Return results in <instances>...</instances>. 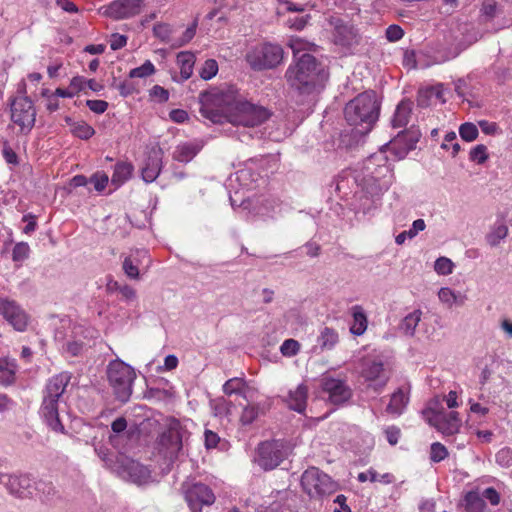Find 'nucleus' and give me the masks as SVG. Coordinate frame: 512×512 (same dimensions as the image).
<instances>
[{
  "label": "nucleus",
  "mask_w": 512,
  "mask_h": 512,
  "mask_svg": "<svg viewBox=\"0 0 512 512\" xmlns=\"http://www.w3.org/2000/svg\"><path fill=\"white\" fill-rule=\"evenodd\" d=\"M201 115L213 123L224 119L234 125L254 127L270 117L269 111L249 102L234 86L212 88L199 97Z\"/></svg>",
  "instance_id": "obj_1"
},
{
  "label": "nucleus",
  "mask_w": 512,
  "mask_h": 512,
  "mask_svg": "<svg viewBox=\"0 0 512 512\" xmlns=\"http://www.w3.org/2000/svg\"><path fill=\"white\" fill-rule=\"evenodd\" d=\"M290 88L301 95H310L324 88L328 73L314 56L304 53L285 73Z\"/></svg>",
  "instance_id": "obj_2"
},
{
  "label": "nucleus",
  "mask_w": 512,
  "mask_h": 512,
  "mask_svg": "<svg viewBox=\"0 0 512 512\" xmlns=\"http://www.w3.org/2000/svg\"><path fill=\"white\" fill-rule=\"evenodd\" d=\"M379 112L380 103L376 93L365 91L346 104L344 117L347 123L354 127L357 134L366 135L378 120Z\"/></svg>",
  "instance_id": "obj_3"
},
{
  "label": "nucleus",
  "mask_w": 512,
  "mask_h": 512,
  "mask_svg": "<svg viewBox=\"0 0 512 512\" xmlns=\"http://www.w3.org/2000/svg\"><path fill=\"white\" fill-rule=\"evenodd\" d=\"M70 380V374L66 372L59 373L48 380L43 392L40 414L47 425L56 432L64 431V426L59 419L58 406Z\"/></svg>",
  "instance_id": "obj_4"
},
{
  "label": "nucleus",
  "mask_w": 512,
  "mask_h": 512,
  "mask_svg": "<svg viewBox=\"0 0 512 512\" xmlns=\"http://www.w3.org/2000/svg\"><path fill=\"white\" fill-rule=\"evenodd\" d=\"M303 491L315 500H321L335 493L339 485L328 474L317 467H309L301 476Z\"/></svg>",
  "instance_id": "obj_5"
},
{
  "label": "nucleus",
  "mask_w": 512,
  "mask_h": 512,
  "mask_svg": "<svg viewBox=\"0 0 512 512\" xmlns=\"http://www.w3.org/2000/svg\"><path fill=\"white\" fill-rule=\"evenodd\" d=\"M107 376L116 398L121 402H127L136 377L134 369L121 360H114L108 365Z\"/></svg>",
  "instance_id": "obj_6"
},
{
  "label": "nucleus",
  "mask_w": 512,
  "mask_h": 512,
  "mask_svg": "<svg viewBox=\"0 0 512 512\" xmlns=\"http://www.w3.org/2000/svg\"><path fill=\"white\" fill-rule=\"evenodd\" d=\"M186 430L177 419H169L166 428L158 438L160 451L169 460L176 459L183 448V440Z\"/></svg>",
  "instance_id": "obj_7"
},
{
  "label": "nucleus",
  "mask_w": 512,
  "mask_h": 512,
  "mask_svg": "<svg viewBox=\"0 0 512 512\" xmlns=\"http://www.w3.org/2000/svg\"><path fill=\"white\" fill-rule=\"evenodd\" d=\"M363 173L369 181H373L382 190L391 184V169L384 151L370 155L363 163Z\"/></svg>",
  "instance_id": "obj_8"
},
{
  "label": "nucleus",
  "mask_w": 512,
  "mask_h": 512,
  "mask_svg": "<svg viewBox=\"0 0 512 512\" xmlns=\"http://www.w3.org/2000/svg\"><path fill=\"white\" fill-rule=\"evenodd\" d=\"M283 59V50L279 45L265 43L252 48L246 55V60L254 70H264L276 67Z\"/></svg>",
  "instance_id": "obj_9"
},
{
  "label": "nucleus",
  "mask_w": 512,
  "mask_h": 512,
  "mask_svg": "<svg viewBox=\"0 0 512 512\" xmlns=\"http://www.w3.org/2000/svg\"><path fill=\"white\" fill-rule=\"evenodd\" d=\"M287 457L284 443L279 440L265 441L259 444L255 462L264 470L276 468Z\"/></svg>",
  "instance_id": "obj_10"
},
{
  "label": "nucleus",
  "mask_w": 512,
  "mask_h": 512,
  "mask_svg": "<svg viewBox=\"0 0 512 512\" xmlns=\"http://www.w3.org/2000/svg\"><path fill=\"white\" fill-rule=\"evenodd\" d=\"M329 25L332 28V41L335 45L350 49L359 44L361 36L358 29L349 21L331 16Z\"/></svg>",
  "instance_id": "obj_11"
},
{
  "label": "nucleus",
  "mask_w": 512,
  "mask_h": 512,
  "mask_svg": "<svg viewBox=\"0 0 512 512\" xmlns=\"http://www.w3.org/2000/svg\"><path fill=\"white\" fill-rule=\"evenodd\" d=\"M423 414L431 426L446 436L458 433L462 425L461 418L458 412L455 411L446 412L444 410L437 411L428 408Z\"/></svg>",
  "instance_id": "obj_12"
},
{
  "label": "nucleus",
  "mask_w": 512,
  "mask_h": 512,
  "mask_svg": "<svg viewBox=\"0 0 512 512\" xmlns=\"http://www.w3.org/2000/svg\"><path fill=\"white\" fill-rule=\"evenodd\" d=\"M11 119L21 131H30L36 119V110L27 96L16 97L11 104Z\"/></svg>",
  "instance_id": "obj_13"
},
{
  "label": "nucleus",
  "mask_w": 512,
  "mask_h": 512,
  "mask_svg": "<svg viewBox=\"0 0 512 512\" xmlns=\"http://www.w3.org/2000/svg\"><path fill=\"white\" fill-rule=\"evenodd\" d=\"M501 500L500 494L493 487L483 490H473L466 493L464 497V505L467 512H490L485 501L492 506L499 505Z\"/></svg>",
  "instance_id": "obj_14"
},
{
  "label": "nucleus",
  "mask_w": 512,
  "mask_h": 512,
  "mask_svg": "<svg viewBox=\"0 0 512 512\" xmlns=\"http://www.w3.org/2000/svg\"><path fill=\"white\" fill-rule=\"evenodd\" d=\"M143 0H114L108 5L102 6L99 12L114 20L134 17L141 12Z\"/></svg>",
  "instance_id": "obj_15"
},
{
  "label": "nucleus",
  "mask_w": 512,
  "mask_h": 512,
  "mask_svg": "<svg viewBox=\"0 0 512 512\" xmlns=\"http://www.w3.org/2000/svg\"><path fill=\"white\" fill-rule=\"evenodd\" d=\"M185 499L192 512H201L202 506L215 502L213 491L205 484L195 483L185 488Z\"/></svg>",
  "instance_id": "obj_16"
},
{
  "label": "nucleus",
  "mask_w": 512,
  "mask_h": 512,
  "mask_svg": "<svg viewBox=\"0 0 512 512\" xmlns=\"http://www.w3.org/2000/svg\"><path fill=\"white\" fill-rule=\"evenodd\" d=\"M0 315L17 331H24L29 317L22 307L8 298H0Z\"/></svg>",
  "instance_id": "obj_17"
},
{
  "label": "nucleus",
  "mask_w": 512,
  "mask_h": 512,
  "mask_svg": "<svg viewBox=\"0 0 512 512\" xmlns=\"http://www.w3.org/2000/svg\"><path fill=\"white\" fill-rule=\"evenodd\" d=\"M361 376L371 383L376 392H380L388 383L389 376L386 374L384 364L376 360H364Z\"/></svg>",
  "instance_id": "obj_18"
},
{
  "label": "nucleus",
  "mask_w": 512,
  "mask_h": 512,
  "mask_svg": "<svg viewBox=\"0 0 512 512\" xmlns=\"http://www.w3.org/2000/svg\"><path fill=\"white\" fill-rule=\"evenodd\" d=\"M322 389L327 394V399L334 405H341L347 402L352 391L349 386L341 379L325 377L322 379Z\"/></svg>",
  "instance_id": "obj_19"
},
{
  "label": "nucleus",
  "mask_w": 512,
  "mask_h": 512,
  "mask_svg": "<svg viewBox=\"0 0 512 512\" xmlns=\"http://www.w3.org/2000/svg\"><path fill=\"white\" fill-rule=\"evenodd\" d=\"M223 392L227 396H241L246 402L254 401L258 395V390L255 387L238 377L227 380L223 385Z\"/></svg>",
  "instance_id": "obj_20"
},
{
  "label": "nucleus",
  "mask_w": 512,
  "mask_h": 512,
  "mask_svg": "<svg viewBox=\"0 0 512 512\" xmlns=\"http://www.w3.org/2000/svg\"><path fill=\"white\" fill-rule=\"evenodd\" d=\"M263 160H249L244 167L236 172V180L246 189L254 188V184L261 178L258 171L262 167Z\"/></svg>",
  "instance_id": "obj_21"
},
{
  "label": "nucleus",
  "mask_w": 512,
  "mask_h": 512,
  "mask_svg": "<svg viewBox=\"0 0 512 512\" xmlns=\"http://www.w3.org/2000/svg\"><path fill=\"white\" fill-rule=\"evenodd\" d=\"M162 170V151L160 149L149 152L141 168L142 179L151 183L157 179Z\"/></svg>",
  "instance_id": "obj_22"
},
{
  "label": "nucleus",
  "mask_w": 512,
  "mask_h": 512,
  "mask_svg": "<svg viewBox=\"0 0 512 512\" xmlns=\"http://www.w3.org/2000/svg\"><path fill=\"white\" fill-rule=\"evenodd\" d=\"M418 137L410 135L406 132H401L390 143V150L399 158H404L409 151L415 149Z\"/></svg>",
  "instance_id": "obj_23"
},
{
  "label": "nucleus",
  "mask_w": 512,
  "mask_h": 512,
  "mask_svg": "<svg viewBox=\"0 0 512 512\" xmlns=\"http://www.w3.org/2000/svg\"><path fill=\"white\" fill-rule=\"evenodd\" d=\"M409 403V389L398 388L390 397L386 412L393 416H400Z\"/></svg>",
  "instance_id": "obj_24"
},
{
  "label": "nucleus",
  "mask_w": 512,
  "mask_h": 512,
  "mask_svg": "<svg viewBox=\"0 0 512 512\" xmlns=\"http://www.w3.org/2000/svg\"><path fill=\"white\" fill-rule=\"evenodd\" d=\"M202 147L199 141L180 143L175 147L172 158L181 163H188L200 152Z\"/></svg>",
  "instance_id": "obj_25"
},
{
  "label": "nucleus",
  "mask_w": 512,
  "mask_h": 512,
  "mask_svg": "<svg viewBox=\"0 0 512 512\" xmlns=\"http://www.w3.org/2000/svg\"><path fill=\"white\" fill-rule=\"evenodd\" d=\"M308 388L304 384H300L293 391L289 392L286 399L288 407L298 413L304 412L307 404Z\"/></svg>",
  "instance_id": "obj_26"
},
{
  "label": "nucleus",
  "mask_w": 512,
  "mask_h": 512,
  "mask_svg": "<svg viewBox=\"0 0 512 512\" xmlns=\"http://www.w3.org/2000/svg\"><path fill=\"white\" fill-rule=\"evenodd\" d=\"M438 298L441 303L446 305L448 308H452L454 305L463 306L467 301V295L459 291H455L449 287H442L438 291Z\"/></svg>",
  "instance_id": "obj_27"
},
{
  "label": "nucleus",
  "mask_w": 512,
  "mask_h": 512,
  "mask_svg": "<svg viewBox=\"0 0 512 512\" xmlns=\"http://www.w3.org/2000/svg\"><path fill=\"white\" fill-rule=\"evenodd\" d=\"M286 491H275L272 492L269 496L263 498V501L258 506L259 512H280L285 497Z\"/></svg>",
  "instance_id": "obj_28"
},
{
  "label": "nucleus",
  "mask_w": 512,
  "mask_h": 512,
  "mask_svg": "<svg viewBox=\"0 0 512 512\" xmlns=\"http://www.w3.org/2000/svg\"><path fill=\"white\" fill-rule=\"evenodd\" d=\"M413 102L410 100H402L396 107L392 125L394 128L405 127L410 120Z\"/></svg>",
  "instance_id": "obj_29"
},
{
  "label": "nucleus",
  "mask_w": 512,
  "mask_h": 512,
  "mask_svg": "<svg viewBox=\"0 0 512 512\" xmlns=\"http://www.w3.org/2000/svg\"><path fill=\"white\" fill-rule=\"evenodd\" d=\"M7 477V488L10 493L19 497L24 496L25 492L31 487L32 481L28 475H13Z\"/></svg>",
  "instance_id": "obj_30"
},
{
  "label": "nucleus",
  "mask_w": 512,
  "mask_h": 512,
  "mask_svg": "<svg viewBox=\"0 0 512 512\" xmlns=\"http://www.w3.org/2000/svg\"><path fill=\"white\" fill-rule=\"evenodd\" d=\"M353 322L350 326V332L353 335L360 336L365 333L368 325L367 316L360 305L351 308Z\"/></svg>",
  "instance_id": "obj_31"
},
{
  "label": "nucleus",
  "mask_w": 512,
  "mask_h": 512,
  "mask_svg": "<svg viewBox=\"0 0 512 512\" xmlns=\"http://www.w3.org/2000/svg\"><path fill=\"white\" fill-rule=\"evenodd\" d=\"M65 122L71 133L82 140H88L95 134L94 128L85 121H74L70 117H65Z\"/></svg>",
  "instance_id": "obj_32"
},
{
  "label": "nucleus",
  "mask_w": 512,
  "mask_h": 512,
  "mask_svg": "<svg viewBox=\"0 0 512 512\" xmlns=\"http://www.w3.org/2000/svg\"><path fill=\"white\" fill-rule=\"evenodd\" d=\"M321 350H332L339 342L338 332L330 327H323L317 338Z\"/></svg>",
  "instance_id": "obj_33"
},
{
  "label": "nucleus",
  "mask_w": 512,
  "mask_h": 512,
  "mask_svg": "<svg viewBox=\"0 0 512 512\" xmlns=\"http://www.w3.org/2000/svg\"><path fill=\"white\" fill-rule=\"evenodd\" d=\"M508 226L504 222H496L486 234L485 240L491 247H496L508 235Z\"/></svg>",
  "instance_id": "obj_34"
},
{
  "label": "nucleus",
  "mask_w": 512,
  "mask_h": 512,
  "mask_svg": "<svg viewBox=\"0 0 512 512\" xmlns=\"http://www.w3.org/2000/svg\"><path fill=\"white\" fill-rule=\"evenodd\" d=\"M125 469L130 480L134 483L141 484L149 478L148 469L136 461H128Z\"/></svg>",
  "instance_id": "obj_35"
},
{
  "label": "nucleus",
  "mask_w": 512,
  "mask_h": 512,
  "mask_svg": "<svg viewBox=\"0 0 512 512\" xmlns=\"http://www.w3.org/2000/svg\"><path fill=\"white\" fill-rule=\"evenodd\" d=\"M264 413L259 403H255L254 401H249L243 407L241 412L239 421L242 425H250L252 424L260 414Z\"/></svg>",
  "instance_id": "obj_36"
},
{
  "label": "nucleus",
  "mask_w": 512,
  "mask_h": 512,
  "mask_svg": "<svg viewBox=\"0 0 512 512\" xmlns=\"http://www.w3.org/2000/svg\"><path fill=\"white\" fill-rule=\"evenodd\" d=\"M134 167L128 162H119L114 167L111 181L114 185L120 186L126 182L132 175Z\"/></svg>",
  "instance_id": "obj_37"
},
{
  "label": "nucleus",
  "mask_w": 512,
  "mask_h": 512,
  "mask_svg": "<svg viewBox=\"0 0 512 512\" xmlns=\"http://www.w3.org/2000/svg\"><path fill=\"white\" fill-rule=\"evenodd\" d=\"M177 63L180 65V74L182 80H187L193 73L195 55L191 52H180L177 55Z\"/></svg>",
  "instance_id": "obj_38"
},
{
  "label": "nucleus",
  "mask_w": 512,
  "mask_h": 512,
  "mask_svg": "<svg viewBox=\"0 0 512 512\" xmlns=\"http://www.w3.org/2000/svg\"><path fill=\"white\" fill-rule=\"evenodd\" d=\"M422 312L421 310H414L410 314H408L401 322L400 329L404 332V334L413 336L421 320Z\"/></svg>",
  "instance_id": "obj_39"
},
{
  "label": "nucleus",
  "mask_w": 512,
  "mask_h": 512,
  "mask_svg": "<svg viewBox=\"0 0 512 512\" xmlns=\"http://www.w3.org/2000/svg\"><path fill=\"white\" fill-rule=\"evenodd\" d=\"M425 228V221L423 219H417L412 223V227L409 230L399 233L396 236L395 241L398 245H402L407 238H414L419 232L423 231Z\"/></svg>",
  "instance_id": "obj_40"
},
{
  "label": "nucleus",
  "mask_w": 512,
  "mask_h": 512,
  "mask_svg": "<svg viewBox=\"0 0 512 512\" xmlns=\"http://www.w3.org/2000/svg\"><path fill=\"white\" fill-rule=\"evenodd\" d=\"M15 365L7 359L0 358V383L11 384L14 381Z\"/></svg>",
  "instance_id": "obj_41"
},
{
  "label": "nucleus",
  "mask_w": 512,
  "mask_h": 512,
  "mask_svg": "<svg viewBox=\"0 0 512 512\" xmlns=\"http://www.w3.org/2000/svg\"><path fill=\"white\" fill-rule=\"evenodd\" d=\"M154 35L161 41L171 44L174 43L175 37L173 36V30L168 24H157L154 26Z\"/></svg>",
  "instance_id": "obj_42"
},
{
  "label": "nucleus",
  "mask_w": 512,
  "mask_h": 512,
  "mask_svg": "<svg viewBox=\"0 0 512 512\" xmlns=\"http://www.w3.org/2000/svg\"><path fill=\"white\" fill-rule=\"evenodd\" d=\"M156 69L150 60H146L141 66L133 68L129 72L130 78H145L155 73Z\"/></svg>",
  "instance_id": "obj_43"
},
{
  "label": "nucleus",
  "mask_w": 512,
  "mask_h": 512,
  "mask_svg": "<svg viewBox=\"0 0 512 512\" xmlns=\"http://www.w3.org/2000/svg\"><path fill=\"white\" fill-rule=\"evenodd\" d=\"M459 135L466 142H472L477 139L479 131L474 123L466 122L460 125Z\"/></svg>",
  "instance_id": "obj_44"
},
{
  "label": "nucleus",
  "mask_w": 512,
  "mask_h": 512,
  "mask_svg": "<svg viewBox=\"0 0 512 512\" xmlns=\"http://www.w3.org/2000/svg\"><path fill=\"white\" fill-rule=\"evenodd\" d=\"M454 263L447 257H439L434 263V270L439 275H450L454 269Z\"/></svg>",
  "instance_id": "obj_45"
},
{
  "label": "nucleus",
  "mask_w": 512,
  "mask_h": 512,
  "mask_svg": "<svg viewBox=\"0 0 512 512\" xmlns=\"http://www.w3.org/2000/svg\"><path fill=\"white\" fill-rule=\"evenodd\" d=\"M488 157L487 147L483 144L476 145L469 153V159L477 164H483L487 161Z\"/></svg>",
  "instance_id": "obj_46"
},
{
  "label": "nucleus",
  "mask_w": 512,
  "mask_h": 512,
  "mask_svg": "<svg viewBox=\"0 0 512 512\" xmlns=\"http://www.w3.org/2000/svg\"><path fill=\"white\" fill-rule=\"evenodd\" d=\"M218 72V64L214 59H207L200 69V77L204 80H210Z\"/></svg>",
  "instance_id": "obj_47"
},
{
  "label": "nucleus",
  "mask_w": 512,
  "mask_h": 512,
  "mask_svg": "<svg viewBox=\"0 0 512 512\" xmlns=\"http://www.w3.org/2000/svg\"><path fill=\"white\" fill-rule=\"evenodd\" d=\"M124 273L130 279H138L139 278V269L137 260L132 258L131 256L125 257L122 265Z\"/></svg>",
  "instance_id": "obj_48"
},
{
  "label": "nucleus",
  "mask_w": 512,
  "mask_h": 512,
  "mask_svg": "<svg viewBox=\"0 0 512 512\" xmlns=\"http://www.w3.org/2000/svg\"><path fill=\"white\" fill-rule=\"evenodd\" d=\"M447 456H448V451L443 444H441L439 442H435L431 445V449H430L431 461L438 463V462L444 460Z\"/></svg>",
  "instance_id": "obj_49"
},
{
  "label": "nucleus",
  "mask_w": 512,
  "mask_h": 512,
  "mask_svg": "<svg viewBox=\"0 0 512 512\" xmlns=\"http://www.w3.org/2000/svg\"><path fill=\"white\" fill-rule=\"evenodd\" d=\"M30 252L29 245L25 242L17 243L12 252V258L15 262H22L28 258Z\"/></svg>",
  "instance_id": "obj_50"
},
{
  "label": "nucleus",
  "mask_w": 512,
  "mask_h": 512,
  "mask_svg": "<svg viewBox=\"0 0 512 512\" xmlns=\"http://www.w3.org/2000/svg\"><path fill=\"white\" fill-rule=\"evenodd\" d=\"M288 45L295 56L302 51L312 50V47H314V44L297 37L291 38Z\"/></svg>",
  "instance_id": "obj_51"
},
{
  "label": "nucleus",
  "mask_w": 512,
  "mask_h": 512,
  "mask_svg": "<svg viewBox=\"0 0 512 512\" xmlns=\"http://www.w3.org/2000/svg\"><path fill=\"white\" fill-rule=\"evenodd\" d=\"M299 350H300V344L298 341H296L294 339L285 340L280 347L281 353L284 356H288V357L296 355L299 352Z\"/></svg>",
  "instance_id": "obj_52"
},
{
  "label": "nucleus",
  "mask_w": 512,
  "mask_h": 512,
  "mask_svg": "<svg viewBox=\"0 0 512 512\" xmlns=\"http://www.w3.org/2000/svg\"><path fill=\"white\" fill-rule=\"evenodd\" d=\"M196 33V23L188 27L182 34L180 38H175L174 43H172V47H181L188 42H190Z\"/></svg>",
  "instance_id": "obj_53"
},
{
  "label": "nucleus",
  "mask_w": 512,
  "mask_h": 512,
  "mask_svg": "<svg viewBox=\"0 0 512 512\" xmlns=\"http://www.w3.org/2000/svg\"><path fill=\"white\" fill-rule=\"evenodd\" d=\"M496 462L501 466L508 468L512 466V450L509 448H502L496 453Z\"/></svg>",
  "instance_id": "obj_54"
},
{
  "label": "nucleus",
  "mask_w": 512,
  "mask_h": 512,
  "mask_svg": "<svg viewBox=\"0 0 512 512\" xmlns=\"http://www.w3.org/2000/svg\"><path fill=\"white\" fill-rule=\"evenodd\" d=\"M108 181V176L103 172L95 173L89 179V182L94 185L95 190L98 192H101L106 188Z\"/></svg>",
  "instance_id": "obj_55"
},
{
  "label": "nucleus",
  "mask_w": 512,
  "mask_h": 512,
  "mask_svg": "<svg viewBox=\"0 0 512 512\" xmlns=\"http://www.w3.org/2000/svg\"><path fill=\"white\" fill-rule=\"evenodd\" d=\"M310 19L309 15H295L287 19V25L295 30L303 29Z\"/></svg>",
  "instance_id": "obj_56"
},
{
  "label": "nucleus",
  "mask_w": 512,
  "mask_h": 512,
  "mask_svg": "<svg viewBox=\"0 0 512 512\" xmlns=\"http://www.w3.org/2000/svg\"><path fill=\"white\" fill-rule=\"evenodd\" d=\"M150 96L160 103H164L169 99V91L160 85H155L150 90Z\"/></svg>",
  "instance_id": "obj_57"
},
{
  "label": "nucleus",
  "mask_w": 512,
  "mask_h": 512,
  "mask_svg": "<svg viewBox=\"0 0 512 512\" xmlns=\"http://www.w3.org/2000/svg\"><path fill=\"white\" fill-rule=\"evenodd\" d=\"M86 105L96 114H102L108 108V103L104 100H87Z\"/></svg>",
  "instance_id": "obj_58"
},
{
  "label": "nucleus",
  "mask_w": 512,
  "mask_h": 512,
  "mask_svg": "<svg viewBox=\"0 0 512 512\" xmlns=\"http://www.w3.org/2000/svg\"><path fill=\"white\" fill-rule=\"evenodd\" d=\"M404 35V32L402 28L398 25H390L386 29V37L389 41H398L400 40Z\"/></svg>",
  "instance_id": "obj_59"
},
{
  "label": "nucleus",
  "mask_w": 512,
  "mask_h": 512,
  "mask_svg": "<svg viewBox=\"0 0 512 512\" xmlns=\"http://www.w3.org/2000/svg\"><path fill=\"white\" fill-rule=\"evenodd\" d=\"M481 131L486 135H495L499 132V127L495 122L481 120L478 122Z\"/></svg>",
  "instance_id": "obj_60"
},
{
  "label": "nucleus",
  "mask_w": 512,
  "mask_h": 512,
  "mask_svg": "<svg viewBox=\"0 0 512 512\" xmlns=\"http://www.w3.org/2000/svg\"><path fill=\"white\" fill-rule=\"evenodd\" d=\"M64 349L71 356H78L82 353L84 344L81 341H69Z\"/></svg>",
  "instance_id": "obj_61"
},
{
  "label": "nucleus",
  "mask_w": 512,
  "mask_h": 512,
  "mask_svg": "<svg viewBox=\"0 0 512 512\" xmlns=\"http://www.w3.org/2000/svg\"><path fill=\"white\" fill-rule=\"evenodd\" d=\"M400 434H401V431L396 426H389L385 429V435H386L387 441L391 445H396L398 443Z\"/></svg>",
  "instance_id": "obj_62"
},
{
  "label": "nucleus",
  "mask_w": 512,
  "mask_h": 512,
  "mask_svg": "<svg viewBox=\"0 0 512 512\" xmlns=\"http://www.w3.org/2000/svg\"><path fill=\"white\" fill-rule=\"evenodd\" d=\"M87 80L84 77L76 76L71 79L70 89L74 92V95L85 89Z\"/></svg>",
  "instance_id": "obj_63"
},
{
  "label": "nucleus",
  "mask_w": 512,
  "mask_h": 512,
  "mask_svg": "<svg viewBox=\"0 0 512 512\" xmlns=\"http://www.w3.org/2000/svg\"><path fill=\"white\" fill-rule=\"evenodd\" d=\"M204 437L207 449L215 448L220 440L219 436L215 432L208 429L205 430Z\"/></svg>",
  "instance_id": "obj_64"
}]
</instances>
